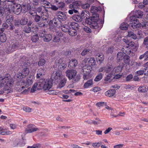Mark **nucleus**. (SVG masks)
<instances>
[{"mask_svg": "<svg viewBox=\"0 0 148 148\" xmlns=\"http://www.w3.org/2000/svg\"><path fill=\"white\" fill-rule=\"evenodd\" d=\"M14 83V82L10 75H7L5 77H3L2 74H0V87L4 86V92L8 93L12 91V88Z\"/></svg>", "mask_w": 148, "mask_h": 148, "instance_id": "f257e3e1", "label": "nucleus"}, {"mask_svg": "<svg viewBox=\"0 0 148 148\" xmlns=\"http://www.w3.org/2000/svg\"><path fill=\"white\" fill-rule=\"evenodd\" d=\"M143 15V12L140 10H136L135 12L134 16L130 17V20L131 23H130V27L131 29H136L140 28L142 26L141 23H139L138 19L136 18H141Z\"/></svg>", "mask_w": 148, "mask_h": 148, "instance_id": "f03ea898", "label": "nucleus"}, {"mask_svg": "<svg viewBox=\"0 0 148 148\" xmlns=\"http://www.w3.org/2000/svg\"><path fill=\"white\" fill-rule=\"evenodd\" d=\"M96 64L95 60L93 57L90 58L88 63L83 66L81 70V73L83 75L84 79H87L90 77L89 74L91 72L92 67Z\"/></svg>", "mask_w": 148, "mask_h": 148, "instance_id": "7ed1b4c3", "label": "nucleus"}, {"mask_svg": "<svg viewBox=\"0 0 148 148\" xmlns=\"http://www.w3.org/2000/svg\"><path fill=\"white\" fill-rule=\"evenodd\" d=\"M36 11L38 13H41V18L43 20H45L46 23H38L39 27H45L47 26L48 21V10L45 6H41L37 8Z\"/></svg>", "mask_w": 148, "mask_h": 148, "instance_id": "20e7f679", "label": "nucleus"}, {"mask_svg": "<svg viewBox=\"0 0 148 148\" xmlns=\"http://www.w3.org/2000/svg\"><path fill=\"white\" fill-rule=\"evenodd\" d=\"M99 15L98 14H94L91 17L86 19L85 22L90 25V27L92 29H97L99 28L97 22H99Z\"/></svg>", "mask_w": 148, "mask_h": 148, "instance_id": "39448f33", "label": "nucleus"}, {"mask_svg": "<svg viewBox=\"0 0 148 148\" xmlns=\"http://www.w3.org/2000/svg\"><path fill=\"white\" fill-rule=\"evenodd\" d=\"M38 85L40 90L43 89L44 91H46L49 90L52 87L53 82L50 79H41L39 82Z\"/></svg>", "mask_w": 148, "mask_h": 148, "instance_id": "423d86ee", "label": "nucleus"}, {"mask_svg": "<svg viewBox=\"0 0 148 148\" xmlns=\"http://www.w3.org/2000/svg\"><path fill=\"white\" fill-rule=\"evenodd\" d=\"M6 10V12H9L10 13H13L16 14L18 15L21 12L22 8L21 5L20 4H11L8 5Z\"/></svg>", "mask_w": 148, "mask_h": 148, "instance_id": "0eeeda50", "label": "nucleus"}, {"mask_svg": "<svg viewBox=\"0 0 148 148\" xmlns=\"http://www.w3.org/2000/svg\"><path fill=\"white\" fill-rule=\"evenodd\" d=\"M77 71L74 69H68L66 72V76L68 79H73L75 82L78 81L80 79V76L77 74Z\"/></svg>", "mask_w": 148, "mask_h": 148, "instance_id": "6e6552de", "label": "nucleus"}, {"mask_svg": "<svg viewBox=\"0 0 148 148\" xmlns=\"http://www.w3.org/2000/svg\"><path fill=\"white\" fill-rule=\"evenodd\" d=\"M112 69V65H107L105 70V72L107 74L104 80L107 82H110L114 78V77H112V75H114L111 73Z\"/></svg>", "mask_w": 148, "mask_h": 148, "instance_id": "1a4fd4ad", "label": "nucleus"}, {"mask_svg": "<svg viewBox=\"0 0 148 148\" xmlns=\"http://www.w3.org/2000/svg\"><path fill=\"white\" fill-rule=\"evenodd\" d=\"M22 72L19 73L16 75L17 78L19 79H22L25 77L29 73V70L28 66H23L22 68Z\"/></svg>", "mask_w": 148, "mask_h": 148, "instance_id": "9d476101", "label": "nucleus"}, {"mask_svg": "<svg viewBox=\"0 0 148 148\" xmlns=\"http://www.w3.org/2000/svg\"><path fill=\"white\" fill-rule=\"evenodd\" d=\"M66 64L62 61V59L59 58L56 60L54 67L62 70L66 68Z\"/></svg>", "mask_w": 148, "mask_h": 148, "instance_id": "9b49d317", "label": "nucleus"}, {"mask_svg": "<svg viewBox=\"0 0 148 148\" xmlns=\"http://www.w3.org/2000/svg\"><path fill=\"white\" fill-rule=\"evenodd\" d=\"M19 79V80L18 79V81L16 83V84L17 85H23L25 86H28L32 84L33 83L32 80L30 77L28 78L26 81L22 79Z\"/></svg>", "mask_w": 148, "mask_h": 148, "instance_id": "f8f14e48", "label": "nucleus"}, {"mask_svg": "<svg viewBox=\"0 0 148 148\" xmlns=\"http://www.w3.org/2000/svg\"><path fill=\"white\" fill-rule=\"evenodd\" d=\"M49 24L50 25L52 24L56 27L59 28L62 25L61 22L59 19L56 18H55L52 20L50 21L49 23Z\"/></svg>", "mask_w": 148, "mask_h": 148, "instance_id": "ddd939ff", "label": "nucleus"}, {"mask_svg": "<svg viewBox=\"0 0 148 148\" xmlns=\"http://www.w3.org/2000/svg\"><path fill=\"white\" fill-rule=\"evenodd\" d=\"M38 130L37 127H35L33 124H29L27 126V128L25 129V132L27 133H31Z\"/></svg>", "mask_w": 148, "mask_h": 148, "instance_id": "4468645a", "label": "nucleus"}, {"mask_svg": "<svg viewBox=\"0 0 148 148\" xmlns=\"http://www.w3.org/2000/svg\"><path fill=\"white\" fill-rule=\"evenodd\" d=\"M97 62H99L100 64L102 63V62L104 59V56L103 54L101 53H97L95 56Z\"/></svg>", "mask_w": 148, "mask_h": 148, "instance_id": "2eb2a0df", "label": "nucleus"}, {"mask_svg": "<svg viewBox=\"0 0 148 148\" xmlns=\"http://www.w3.org/2000/svg\"><path fill=\"white\" fill-rule=\"evenodd\" d=\"M56 15L59 19H60L62 21H65L67 18L66 14L64 13L61 11L57 12Z\"/></svg>", "mask_w": 148, "mask_h": 148, "instance_id": "dca6fc26", "label": "nucleus"}, {"mask_svg": "<svg viewBox=\"0 0 148 148\" xmlns=\"http://www.w3.org/2000/svg\"><path fill=\"white\" fill-rule=\"evenodd\" d=\"M112 66L113 69L111 71V73L114 75V74H116V73H119L122 70V66H118L114 68H113L112 65Z\"/></svg>", "mask_w": 148, "mask_h": 148, "instance_id": "f3484780", "label": "nucleus"}, {"mask_svg": "<svg viewBox=\"0 0 148 148\" xmlns=\"http://www.w3.org/2000/svg\"><path fill=\"white\" fill-rule=\"evenodd\" d=\"M61 73L59 70L54 71L52 74L51 78L56 80L60 79L61 75Z\"/></svg>", "mask_w": 148, "mask_h": 148, "instance_id": "a211bd4d", "label": "nucleus"}, {"mask_svg": "<svg viewBox=\"0 0 148 148\" xmlns=\"http://www.w3.org/2000/svg\"><path fill=\"white\" fill-rule=\"evenodd\" d=\"M7 40L5 34L3 33L1 34L0 36V50H2L3 47V45L2 42H5Z\"/></svg>", "mask_w": 148, "mask_h": 148, "instance_id": "6ab92c4d", "label": "nucleus"}, {"mask_svg": "<svg viewBox=\"0 0 148 148\" xmlns=\"http://www.w3.org/2000/svg\"><path fill=\"white\" fill-rule=\"evenodd\" d=\"M123 52L125 54H130L131 52V49L128 46H124L122 49Z\"/></svg>", "mask_w": 148, "mask_h": 148, "instance_id": "aec40b11", "label": "nucleus"}, {"mask_svg": "<svg viewBox=\"0 0 148 148\" xmlns=\"http://www.w3.org/2000/svg\"><path fill=\"white\" fill-rule=\"evenodd\" d=\"M46 70L44 68H40L38 69V73L36 74V77L37 78H39L40 77L44 75L45 72Z\"/></svg>", "mask_w": 148, "mask_h": 148, "instance_id": "412c9836", "label": "nucleus"}, {"mask_svg": "<svg viewBox=\"0 0 148 148\" xmlns=\"http://www.w3.org/2000/svg\"><path fill=\"white\" fill-rule=\"evenodd\" d=\"M27 9L26 10L25 9V10H24L25 12H26L28 10L29 12V13L30 14L33 16H36V15L37 13L35 10H32L30 5L29 4H28L27 5Z\"/></svg>", "mask_w": 148, "mask_h": 148, "instance_id": "4be33fe9", "label": "nucleus"}, {"mask_svg": "<svg viewBox=\"0 0 148 148\" xmlns=\"http://www.w3.org/2000/svg\"><path fill=\"white\" fill-rule=\"evenodd\" d=\"M54 2L57 5L58 8H63L65 6L64 3L62 2L61 0H54Z\"/></svg>", "mask_w": 148, "mask_h": 148, "instance_id": "5701e85b", "label": "nucleus"}, {"mask_svg": "<svg viewBox=\"0 0 148 148\" xmlns=\"http://www.w3.org/2000/svg\"><path fill=\"white\" fill-rule=\"evenodd\" d=\"M116 91L114 89L109 90L105 93V95L108 97H111L114 95L116 93Z\"/></svg>", "mask_w": 148, "mask_h": 148, "instance_id": "b1692460", "label": "nucleus"}, {"mask_svg": "<svg viewBox=\"0 0 148 148\" xmlns=\"http://www.w3.org/2000/svg\"><path fill=\"white\" fill-rule=\"evenodd\" d=\"M81 15L82 17H83V18L85 19L88 18L90 16V14L89 12L87 10H84L82 11Z\"/></svg>", "mask_w": 148, "mask_h": 148, "instance_id": "393cba45", "label": "nucleus"}, {"mask_svg": "<svg viewBox=\"0 0 148 148\" xmlns=\"http://www.w3.org/2000/svg\"><path fill=\"white\" fill-rule=\"evenodd\" d=\"M77 64V60L73 59L69 62V66L73 68L76 66Z\"/></svg>", "mask_w": 148, "mask_h": 148, "instance_id": "a878e982", "label": "nucleus"}, {"mask_svg": "<svg viewBox=\"0 0 148 148\" xmlns=\"http://www.w3.org/2000/svg\"><path fill=\"white\" fill-rule=\"evenodd\" d=\"M148 90V87L146 86H140L138 89V90L140 92H147Z\"/></svg>", "mask_w": 148, "mask_h": 148, "instance_id": "bb28decb", "label": "nucleus"}, {"mask_svg": "<svg viewBox=\"0 0 148 148\" xmlns=\"http://www.w3.org/2000/svg\"><path fill=\"white\" fill-rule=\"evenodd\" d=\"M123 60L124 63L127 66H130L131 65L130 63V57L129 56L127 55H125Z\"/></svg>", "mask_w": 148, "mask_h": 148, "instance_id": "cd10ccee", "label": "nucleus"}, {"mask_svg": "<svg viewBox=\"0 0 148 148\" xmlns=\"http://www.w3.org/2000/svg\"><path fill=\"white\" fill-rule=\"evenodd\" d=\"M125 56L123 52H119L117 55L116 59L119 61H121L124 58Z\"/></svg>", "mask_w": 148, "mask_h": 148, "instance_id": "c85d7f7f", "label": "nucleus"}, {"mask_svg": "<svg viewBox=\"0 0 148 148\" xmlns=\"http://www.w3.org/2000/svg\"><path fill=\"white\" fill-rule=\"evenodd\" d=\"M73 19L75 21L78 22H81L82 21V17L80 15H74L73 17Z\"/></svg>", "mask_w": 148, "mask_h": 148, "instance_id": "c756f323", "label": "nucleus"}, {"mask_svg": "<svg viewBox=\"0 0 148 148\" xmlns=\"http://www.w3.org/2000/svg\"><path fill=\"white\" fill-rule=\"evenodd\" d=\"M92 84V80L90 79L88 80L84 84V88H88Z\"/></svg>", "mask_w": 148, "mask_h": 148, "instance_id": "7c9ffc66", "label": "nucleus"}, {"mask_svg": "<svg viewBox=\"0 0 148 148\" xmlns=\"http://www.w3.org/2000/svg\"><path fill=\"white\" fill-rule=\"evenodd\" d=\"M61 29L62 31L64 32H68L69 30L71 29L70 27L68 25H65L61 26Z\"/></svg>", "mask_w": 148, "mask_h": 148, "instance_id": "2f4dec72", "label": "nucleus"}, {"mask_svg": "<svg viewBox=\"0 0 148 148\" xmlns=\"http://www.w3.org/2000/svg\"><path fill=\"white\" fill-rule=\"evenodd\" d=\"M13 19V17L11 15H8L6 17V22L7 23L9 24L12 22Z\"/></svg>", "mask_w": 148, "mask_h": 148, "instance_id": "473e14b6", "label": "nucleus"}, {"mask_svg": "<svg viewBox=\"0 0 148 148\" xmlns=\"http://www.w3.org/2000/svg\"><path fill=\"white\" fill-rule=\"evenodd\" d=\"M128 33L127 36L131 37L135 40L137 38V36L132 31H130L128 32Z\"/></svg>", "mask_w": 148, "mask_h": 148, "instance_id": "72a5a7b5", "label": "nucleus"}, {"mask_svg": "<svg viewBox=\"0 0 148 148\" xmlns=\"http://www.w3.org/2000/svg\"><path fill=\"white\" fill-rule=\"evenodd\" d=\"M39 82L38 83H35L34 85H33L32 89L31 90V92H33L35 91H36V88H37L38 90H40L39 89Z\"/></svg>", "mask_w": 148, "mask_h": 148, "instance_id": "f704fd0d", "label": "nucleus"}, {"mask_svg": "<svg viewBox=\"0 0 148 148\" xmlns=\"http://www.w3.org/2000/svg\"><path fill=\"white\" fill-rule=\"evenodd\" d=\"M52 39V36L50 34L46 35L44 37L43 40L45 42H48L50 41Z\"/></svg>", "mask_w": 148, "mask_h": 148, "instance_id": "c9c22d12", "label": "nucleus"}, {"mask_svg": "<svg viewBox=\"0 0 148 148\" xmlns=\"http://www.w3.org/2000/svg\"><path fill=\"white\" fill-rule=\"evenodd\" d=\"M67 79L66 78H63L59 84L58 87L59 88H61L63 87L65 84Z\"/></svg>", "mask_w": 148, "mask_h": 148, "instance_id": "e433bc0d", "label": "nucleus"}, {"mask_svg": "<svg viewBox=\"0 0 148 148\" xmlns=\"http://www.w3.org/2000/svg\"><path fill=\"white\" fill-rule=\"evenodd\" d=\"M69 35L71 36H74L77 35V33L76 30L71 28L68 32Z\"/></svg>", "mask_w": 148, "mask_h": 148, "instance_id": "4c0bfd02", "label": "nucleus"}, {"mask_svg": "<svg viewBox=\"0 0 148 148\" xmlns=\"http://www.w3.org/2000/svg\"><path fill=\"white\" fill-rule=\"evenodd\" d=\"M129 25H129H128L127 23H123L121 24L120 27L121 29L126 30L127 29L128 26L130 27Z\"/></svg>", "mask_w": 148, "mask_h": 148, "instance_id": "58836bf2", "label": "nucleus"}, {"mask_svg": "<svg viewBox=\"0 0 148 148\" xmlns=\"http://www.w3.org/2000/svg\"><path fill=\"white\" fill-rule=\"evenodd\" d=\"M90 11L93 14V15L94 14H96L95 13L97 12L98 11V8L95 6H92L90 8Z\"/></svg>", "mask_w": 148, "mask_h": 148, "instance_id": "ea45409f", "label": "nucleus"}, {"mask_svg": "<svg viewBox=\"0 0 148 148\" xmlns=\"http://www.w3.org/2000/svg\"><path fill=\"white\" fill-rule=\"evenodd\" d=\"M49 5H47L46 6H47V8H51L52 10H57L58 9V7H56V6L52 5L50 3H49Z\"/></svg>", "mask_w": 148, "mask_h": 148, "instance_id": "a19ab883", "label": "nucleus"}, {"mask_svg": "<svg viewBox=\"0 0 148 148\" xmlns=\"http://www.w3.org/2000/svg\"><path fill=\"white\" fill-rule=\"evenodd\" d=\"M71 25L72 29H75V30H77L79 29V25L78 24L76 23L72 22L71 23Z\"/></svg>", "mask_w": 148, "mask_h": 148, "instance_id": "79ce46f5", "label": "nucleus"}, {"mask_svg": "<svg viewBox=\"0 0 148 148\" xmlns=\"http://www.w3.org/2000/svg\"><path fill=\"white\" fill-rule=\"evenodd\" d=\"M103 75L102 74L100 73L96 76L94 79V81L95 82H98L101 79Z\"/></svg>", "mask_w": 148, "mask_h": 148, "instance_id": "37998d69", "label": "nucleus"}, {"mask_svg": "<svg viewBox=\"0 0 148 148\" xmlns=\"http://www.w3.org/2000/svg\"><path fill=\"white\" fill-rule=\"evenodd\" d=\"M46 62V61L43 59H41L38 62V65L39 66H42L44 65Z\"/></svg>", "mask_w": 148, "mask_h": 148, "instance_id": "c03bdc74", "label": "nucleus"}, {"mask_svg": "<svg viewBox=\"0 0 148 148\" xmlns=\"http://www.w3.org/2000/svg\"><path fill=\"white\" fill-rule=\"evenodd\" d=\"M39 39V36L37 34L33 36L31 38V40L33 42H36Z\"/></svg>", "mask_w": 148, "mask_h": 148, "instance_id": "a18cd8bd", "label": "nucleus"}, {"mask_svg": "<svg viewBox=\"0 0 148 148\" xmlns=\"http://www.w3.org/2000/svg\"><path fill=\"white\" fill-rule=\"evenodd\" d=\"M23 31L26 33H29L31 32V28L28 26H26L24 27Z\"/></svg>", "mask_w": 148, "mask_h": 148, "instance_id": "49530a36", "label": "nucleus"}, {"mask_svg": "<svg viewBox=\"0 0 148 148\" xmlns=\"http://www.w3.org/2000/svg\"><path fill=\"white\" fill-rule=\"evenodd\" d=\"M28 22V20L27 18H22L20 21L21 24L22 25L26 24Z\"/></svg>", "mask_w": 148, "mask_h": 148, "instance_id": "de8ad7c7", "label": "nucleus"}, {"mask_svg": "<svg viewBox=\"0 0 148 148\" xmlns=\"http://www.w3.org/2000/svg\"><path fill=\"white\" fill-rule=\"evenodd\" d=\"M53 35H55L56 36L59 37V38L62 37L63 35V34H62L61 32L59 31L57 32H54Z\"/></svg>", "mask_w": 148, "mask_h": 148, "instance_id": "09e8293b", "label": "nucleus"}, {"mask_svg": "<svg viewBox=\"0 0 148 148\" xmlns=\"http://www.w3.org/2000/svg\"><path fill=\"white\" fill-rule=\"evenodd\" d=\"M12 134V132L8 131H2L0 132V134L3 135H9Z\"/></svg>", "mask_w": 148, "mask_h": 148, "instance_id": "8fccbe9b", "label": "nucleus"}, {"mask_svg": "<svg viewBox=\"0 0 148 148\" xmlns=\"http://www.w3.org/2000/svg\"><path fill=\"white\" fill-rule=\"evenodd\" d=\"M46 32L44 30H41L40 31L39 35L40 37H44L46 35Z\"/></svg>", "mask_w": 148, "mask_h": 148, "instance_id": "3c124183", "label": "nucleus"}, {"mask_svg": "<svg viewBox=\"0 0 148 148\" xmlns=\"http://www.w3.org/2000/svg\"><path fill=\"white\" fill-rule=\"evenodd\" d=\"M143 44L146 46L147 48L148 49V36L145 38Z\"/></svg>", "mask_w": 148, "mask_h": 148, "instance_id": "603ef678", "label": "nucleus"}, {"mask_svg": "<svg viewBox=\"0 0 148 148\" xmlns=\"http://www.w3.org/2000/svg\"><path fill=\"white\" fill-rule=\"evenodd\" d=\"M32 30L34 32H37L38 31V27L35 25H32Z\"/></svg>", "mask_w": 148, "mask_h": 148, "instance_id": "864d4df0", "label": "nucleus"}, {"mask_svg": "<svg viewBox=\"0 0 148 148\" xmlns=\"http://www.w3.org/2000/svg\"><path fill=\"white\" fill-rule=\"evenodd\" d=\"M23 110L27 112H30L32 110V109L28 107H25L23 108Z\"/></svg>", "mask_w": 148, "mask_h": 148, "instance_id": "5fc2aeb1", "label": "nucleus"}, {"mask_svg": "<svg viewBox=\"0 0 148 148\" xmlns=\"http://www.w3.org/2000/svg\"><path fill=\"white\" fill-rule=\"evenodd\" d=\"M90 5L89 3H86L82 4L81 5L82 8L83 9H87L89 8Z\"/></svg>", "mask_w": 148, "mask_h": 148, "instance_id": "6e6d98bb", "label": "nucleus"}, {"mask_svg": "<svg viewBox=\"0 0 148 148\" xmlns=\"http://www.w3.org/2000/svg\"><path fill=\"white\" fill-rule=\"evenodd\" d=\"M88 58H85L82 61L81 63V64L82 65H83L84 66L85 65V64H87V63L88 61Z\"/></svg>", "mask_w": 148, "mask_h": 148, "instance_id": "4d7b16f0", "label": "nucleus"}, {"mask_svg": "<svg viewBox=\"0 0 148 148\" xmlns=\"http://www.w3.org/2000/svg\"><path fill=\"white\" fill-rule=\"evenodd\" d=\"M54 37L53 39V41L54 42H59L60 40V38L59 37H58L55 35H54Z\"/></svg>", "mask_w": 148, "mask_h": 148, "instance_id": "13d9d810", "label": "nucleus"}, {"mask_svg": "<svg viewBox=\"0 0 148 148\" xmlns=\"http://www.w3.org/2000/svg\"><path fill=\"white\" fill-rule=\"evenodd\" d=\"M102 143H93L92 144V146L94 147H99L100 146V144Z\"/></svg>", "mask_w": 148, "mask_h": 148, "instance_id": "bf43d9fd", "label": "nucleus"}, {"mask_svg": "<svg viewBox=\"0 0 148 148\" xmlns=\"http://www.w3.org/2000/svg\"><path fill=\"white\" fill-rule=\"evenodd\" d=\"M35 16L34 18V20L36 22H38L40 20L41 17L40 16L36 14V16Z\"/></svg>", "mask_w": 148, "mask_h": 148, "instance_id": "052dcab7", "label": "nucleus"}, {"mask_svg": "<svg viewBox=\"0 0 148 148\" xmlns=\"http://www.w3.org/2000/svg\"><path fill=\"white\" fill-rule=\"evenodd\" d=\"M127 45L128 46L130 47H132L134 46H135L136 47H137L136 46H135V43L134 42L132 41L129 42Z\"/></svg>", "mask_w": 148, "mask_h": 148, "instance_id": "680f3d73", "label": "nucleus"}, {"mask_svg": "<svg viewBox=\"0 0 148 148\" xmlns=\"http://www.w3.org/2000/svg\"><path fill=\"white\" fill-rule=\"evenodd\" d=\"M89 51V49H85L82 51L81 53V54L82 56H84Z\"/></svg>", "mask_w": 148, "mask_h": 148, "instance_id": "e2e57ef3", "label": "nucleus"}, {"mask_svg": "<svg viewBox=\"0 0 148 148\" xmlns=\"http://www.w3.org/2000/svg\"><path fill=\"white\" fill-rule=\"evenodd\" d=\"M113 47H110L108 48L107 50V53H112L113 51Z\"/></svg>", "mask_w": 148, "mask_h": 148, "instance_id": "0e129e2a", "label": "nucleus"}, {"mask_svg": "<svg viewBox=\"0 0 148 148\" xmlns=\"http://www.w3.org/2000/svg\"><path fill=\"white\" fill-rule=\"evenodd\" d=\"M133 77V76L132 74H130L126 77V80L127 81H130Z\"/></svg>", "mask_w": 148, "mask_h": 148, "instance_id": "69168bd1", "label": "nucleus"}, {"mask_svg": "<svg viewBox=\"0 0 148 148\" xmlns=\"http://www.w3.org/2000/svg\"><path fill=\"white\" fill-rule=\"evenodd\" d=\"M83 29L84 31L87 33H90L91 32V29L87 27H85Z\"/></svg>", "mask_w": 148, "mask_h": 148, "instance_id": "338daca9", "label": "nucleus"}, {"mask_svg": "<svg viewBox=\"0 0 148 148\" xmlns=\"http://www.w3.org/2000/svg\"><path fill=\"white\" fill-rule=\"evenodd\" d=\"M144 74L145 75H148V67H145L144 69Z\"/></svg>", "mask_w": 148, "mask_h": 148, "instance_id": "774afa93", "label": "nucleus"}]
</instances>
